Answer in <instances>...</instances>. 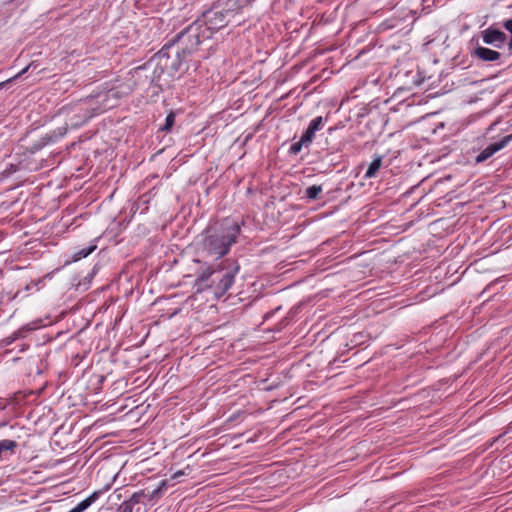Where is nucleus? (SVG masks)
I'll return each mask as SVG.
<instances>
[{
	"label": "nucleus",
	"mask_w": 512,
	"mask_h": 512,
	"mask_svg": "<svg viewBox=\"0 0 512 512\" xmlns=\"http://www.w3.org/2000/svg\"><path fill=\"white\" fill-rule=\"evenodd\" d=\"M109 486H106L104 489L94 491L87 498L78 503L75 507L79 512H84L87 510L93 503H95L100 496L109 489Z\"/></svg>",
	"instance_id": "obj_16"
},
{
	"label": "nucleus",
	"mask_w": 512,
	"mask_h": 512,
	"mask_svg": "<svg viewBox=\"0 0 512 512\" xmlns=\"http://www.w3.org/2000/svg\"><path fill=\"white\" fill-rule=\"evenodd\" d=\"M310 144L307 142V141H304V139L301 137L297 142H294L290 148H289V153L292 154V155H297L298 153H300V151L302 150V148L304 146H309Z\"/></svg>",
	"instance_id": "obj_19"
},
{
	"label": "nucleus",
	"mask_w": 512,
	"mask_h": 512,
	"mask_svg": "<svg viewBox=\"0 0 512 512\" xmlns=\"http://www.w3.org/2000/svg\"><path fill=\"white\" fill-rule=\"evenodd\" d=\"M250 3V0H218L217 8H222L226 14L235 15Z\"/></svg>",
	"instance_id": "obj_11"
},
{
	"label": "nucleus",
	"mask_w": 512,
	"mask_h": 512,
	"mask_svg": "<svg viewBox=\"0 0 512 512\" xmlns=\"http://www.w3.org/2000/svg\"><path fill=\"white\" fill-rule=\"evenodd\" d=\"M149 507L136 491L118 508L119 512H148Z\"/></svg>",
	"instance_id": "obj_9"
},
{
	"label": "nucleus",
	"mask_w": 512,
	"mask_h": 512,
	"mask_svg": "<svg viewBox=\"0 0 512 512\" xmlns=\"http://www.w3.org/2000/svg\"><path fill=\"white\" fill-rule=\"evenodd\" d=\"M482 39L483 42L487 45H492L496 48H501L504 46L507 40V35L503 31L493 26H490L482 31Z\"/></svg>",
	"instance_id": "obj_8"
},
{
	"label": "nucleus",
	"mask_w": 512,
	"mask_h": 512,
	"mask_svg": "<svg viewBox=\"0 0 512 512\" xmlns=\"http://www.w3.org/2000/svg\"><path fill=\"white\" fill-rule=\"evenodd\" d=\"M236 418H237V415H232L229 417L228 421H234V420H236Z\"/></svg>",
	"instance_id": "obj_28"
},
{
	"label": "nucleus",
	"mask_w": 512,
	"mask_h": 512,
	"mask_svg": "<svg viewBox=\"0 0 512 512\" xmlns=\"http://www.w3.org/2000/svg\"><path fill=\"white\" fill-rule=\"evenodd\" d=\"M381 165H382V156L378 155L374 158V160L368 166V168L365 172L364 178L365 179L374 178L377 175L379 169L381 168Z\"/></svg>",
	"instance_id": "obj_17"
},
{
	"label": "nucleus",
	"mask_w": 512,
	"mask_h": 512,
	"mask_svg": "<svg viewBox=\"0 0 512 512\" xmlns=\"http://www.w3.org/2000/svg\"><path fill=\"white\" fill-rule=\"evenodd\" d=\"M322 191V185H312L306 188L304 197L308 201H314L320 198Z\"/></svg>",
	"instance_id": "obj_18"
},
{
	"label": "nucleus",
	"mask_w": 512,
	"mask_h": 512,
	"mask_svg": "<svg viewBox=\"0 0 512 512\" xmlns=\"http://www.w3.org/2000/svg\"><path fill=\"white\" fill-rule=\"evenodd\" d=\"M323 127V118L321 116H317L310 121L307 129L305 130L301 137L304 139V141H307L309 144H311L315 137V133L321 130Z\"/></svg>",
	"instance_id": "obj_12"
},
{
	"label": "nucleus",
	"mask_w": 512,
	"mask_h": 512,
	"mask_svg": "<svg viewBox=\"0 0 512 512\" xmlns=\"http://www.w3.org/2000/svg\"><path fill=\"white\" fill-rule=\"evenodd\" d=\"M18 443L11 439L0 440V462L15 454Z\"/></svg>",
	"instance_id": "obj_14"
},
{
	"label": "nucleus",
	"mask_w": 512,
	"mask_h": 512,
	"mask_svg": "<svg viewBox=\"0 0 512 512\" xmlns=\"http://www.w3.org/2000/svg\"><path fill=\"white\" fill-rule=\"evenodd\" d=\"M203 26L204 22L195 20L170 40L182 50L183 57L191 55L204 40L211 38V33Z\"/></svg>",
	"instance_id": "obj_3"
},
{
	"label": "nucleus",
	"mask_w": 512,
	"mask_h": 512,
	"mask_svg": "<svg viewBox=\"0 0 512 512\" xmlns=\"http://www.w3.org/2000/svg\"><path fill=\"white\" fill-rule=\"evenodd\" d=\"M194 261H195L196 263H200V262H201V260H200V259H195Z\"/></svg>",
	"instance_id": "obj_31"
},
{
	"label": "nucleus",
	"mask_w": 512,
	"mask_h": 512,
	"mask_svg": "<svg viewBox=\"0 0 512 512\" xmlns=\"http://www.w3.org/2000/svg\"><path fill=\"white\" fill-rule=\"evenodd\" d=\"M115 105V103L111 104H104L102 107H96L94 105V99L88 98L84 101H81L79 104L75 106L76 110L81 113L80 116L75 115L74 118L71 119V125L73 126H81L85 124L88 120H90L92 117L97 115L98 113L112 108Z\"/></svg>",
	"instance_id": "obj_5"
},
{
	"label": "nucleus",
	"mask_w": 512,
	"mask_h": 512,
	"mask_svg": "<svg viewBox=\"0 0 512 512\" xmlns=\"http://www.w3.org/2000/svg\"><path fill=\"white\" fill-rule=\"evenodd\" d=\"M458 280H459V278H458L457 280L453 281L452 283H450V286H451V285H455V283H456Z\"/></svg>",
	"instance_id": "obj_30"
},
{
	"label": "nucleus",
	"mask_w": 512,
	"mask_h": 512,
	"mask_svg": "<svg viewBox=\"0 0 512 512\" xmlns=\"http://www.w3.org/2000/svg\"><path fill=\"white\" fill-rule=\"evenodd\" d=\"M175 123V114L173 112H170L167 116H166V119H165V124L164 126L161 128V130L163 131H169L172 126L174 125Z\"/></svg>",
	"instance_id": "obj_22"
},
{
	"label": "nucleus",
	"mask_w": 512,
	"mask_h": 512,
	"mask_svg": "<svg viewBox=\"0 0 512 512\" xmlns=\"http://www.w3.org/2000/svg\"><path fill=\"white\" fill-rule=\"evenodd\" d=\"M55 137L53 135H45L42 137L37 143L33 145V150L38 151L48 145L49 143H52L54 141Z\"/></svg>",
	"instance_id": "obj_20"
},
{
	"label": "nucleus",
	"mask_w": 512,
	"mask_h": 512,
	"mask_svg": "<svg viewBox=\"0 0 512 512\" xmlns=\"http://www.w3.org/2000/svg\"><path fill=\"white\" fill-rule=\"evenodd\" d=\"M474 55L484 62H495L501 58L498 51L482 46H478L474 50Z\"/></svg>",
	"instance_id": "obj_13"
},
{
	"label": "nucleus",
	"mask_w": 512,
	"mask_h": 512,
	"mask_svg": "<svg viewBox=\"0 0 512 512\" xmlns=\"http://www.w3.org/2000/svg\"><path fill=\"white\" fill-rule=\"evenodd\" d=\"M228 16L229 15L221 8L220 10H209L203 13L202 17L196 19V21L204 22L203 28L208 29L212 36L215 31H218L227 25Z\"/></svg>",
	"instance_id": "obj_6"
},
{
	"label": "nucleus",
	"mask_w": 512,
	"mask_h": 512,
	"mask_svg": "<svg viewBox=\"0 0 512 512\" xmlns=\"http://www.w3.org/2000/svg\"><path fill=\"white\" fill-rule=\"evenodd\" d=\"M512 141V134L503 137L500 141L489 144L476 156V163H482L500 151Z\"/></svg>",
	"instance_id": "obj_10"
},
{
	"label": "nucleus",
	"mask_w": 512,
	"mask_h": 512,
	"mask_svg": "<svg viewBox=\"0 0 512 512\" xmlns=\"http://www.w3.org/2000/svg\"><path fill=\"white\" fill-rule=\"evenodd\" d=\"M462 247H463V244L458 243L457 245H455V246L452 248V251H451V252L453 253L454 251H456V254H458V253H459V251H460V249H461Z\"/></svg>",
	"instance_id": "obj_27"
},
{
	"label": "nucleus",
	"mask_w": 512,
	"mask_h": 512,
	"mask_svg": "<svg viewBox=\"0 0 512 512\" xmlns=\"http://www.w3.org/2000/svg\"><path fill=\"white\" fill-rule=\"evenodd\" d=\"M168 489V481L162 480L155 488L146 487L137 491L141 498L146 502L147 506L150 508L154 506L160 498L164 495V493Z\"/></svg>",
	"instance_id": "obj_7"
},
{
	"label": "nucleus",
	"mask_w": 512,
	"mask_h": 512,
	"mask_svg": "<svg viewBox=\"0 0 512 512\" xmlns=\"http://www.w3.org/2000/svg\"><path fill=\"white\" fill-rule=\"evenodd\" d=\"M95 249H96V245H92V246L83 248L74 254L73 260L78 261L82 258H85V257L89 256Z\"/></svg>",
	"instance_id": "obj_21"
},
{
	"label": "nucleus",
	"mask_w": 512,
	"mask_h": 512,
	"mask_svg": "<svg viewBox=\"0 0 512 512\" xmlns=\"http://www.w3.org/2000/svg\"><path fill=\"white\" fill-rule=\"evenodd\" d=\"M35 328L36 327L32 324H26L20 327L18 330L14 331L11 335L4 338L3 343L5 345H11L16 340L26 337V335L33 331Z\"/></svg>",
	"instance_id": "obj_15"
},
{
	"label": "nucleus",
	"mask_w": 512,
	"mask_h": 512,
	"mask_svg": "<svg viewBox=\"0 0 512 512\" xmlns=\"http://www.w3.org/2000/svg\"><path fill=\"white\" fill-rule=\"evenodd\" d=\"M445 128V124L443 122H440L434 129H433V133L436 134L437 131L439 129H444Z\"/></svg>",
	"instance_id": "obj_26"
},
{
	"label": "nucleus",
	"mask_w": 512,
	"mask_h": 512,
	"mask_svg": "<svg viewBox=\"0 0 512 512\" xmlns=\"http://www.w3.org/2000/svg\"><path fill=\"white\" fill-rule=\"evenodd\" d=\"M183 473L182 472H177L173 475V478H177L178 476H181Z\"/></svg>",
	"instance_id": "obj_29"
},
{
	"label": "nucleus",
	"mask_w": 512,
	"mask_h": 512,
	"mask_svg": "<svg viewBox=\"0 0 512 512\" xmlns=\"http://www.w3.org/2000/svg\"><path fill=\"white\" fill-rule=\"evenodd\" d=\"M98 98H102V102L109 101L110 98L117 99V92L109 90L106 93L99 95Z\"/></svg>",
	"instance_id": "obj_24"
},
{
	"label": "nucleus",
	"mask_w": 512,
	"mask_h": 512,
	"mask_svg": "<svg viewBox=\"0 0 512 512\" xmlns=\"http://www.w3.org/2000/svg\"><path fill=\"white\" fill-rule=\"evenodd\" d=\"M33 63L29 64L28 66H26L23 70H21L16 76L15 78H19L21 77L23 74L27 73L28 70L32 67Z\"/></svg>",
	"instance_id": "obj_25"
},
{
	"label": "nucleus",
	"mask_w": 512,
	"mask_h": 512,
	"mask_svg": "<svg viewBox=\"0 0 512 512\" xmlns=\"http://www.w3.org/2000/svg\"><path fill=\"white\" fill-rule=\"evenodd\" d=\"M503 27L511 33V39L508 43V48L512 52V19L504 21Z\"/></svg>",
	"instance_id": "obj_23"
},
{
	"label": "nucleus",
	"mask_w": 512,
	"mask_h": 512,
	"mask_svg": "<svg viewBox=\"0 0 512 512\" xmlns=\"http://www.w3.org/2000/svg\"><path fill=\"white\" fill-rule=\"evenodd\" d=\"M241 229L242 223L230 218L209 224L199 236L198 253L214 260L225 257L238 242Z\"/></svg>",
	"instance_id": "obj_1"
},
{
	"label": "nucleus",
	"mask_w": 512,
	"mask_h": 512,
	"mask_svg": "<svg viewBox=\"0 0 512 512\" xmlns=\"http://www.w3.org/2000/svg\"><path fill=\"white\" fill-rule=\"evenodd\" d=\"M240 269L238 260L233 258L206 265L198 270L194 288L198 293L210 291L216 299H220L234 285Z\"/></svg>",
	"instance_id": "obj_2"
},
{
	"label": "nucleus",
	"mask_w": 512,
	"mask_h": 512,
	"mask_svg": "<svg viewBox=\"0 0 512 512\" xmlns=\"http://www.w3.org/2000/svg\"><path fill=\"white\" fill-rule=\"evenodd\" d=\"M159 64L167 70L171 71V75L183 69L186 58L182 55V50L177 44L167 42L157 53Z\"/></svg>",
	"instance_id": "obj_4"
}]
</instances>
